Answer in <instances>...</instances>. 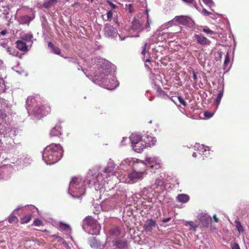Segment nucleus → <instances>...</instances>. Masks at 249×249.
Segmentation results:
<instances>
[{
    "label": "nucleus",
    "instance_id": "nucleus-36",
    "mask_svg": "<svg viewBox=\"0 0 249 249\" xmlns=\"http://www.w3.org/2000/svg\"><path fill=\"white\" fill-rule=\"evenodd\" d=\"M33 224L36 226H39L42 225L43 222L40 219L36 218L34 221Z\"/></svg>",
    "mask_w": 249,
    "mask_h": 249
},
{
    "label": "nucleus",
    "instance_id": "nucleus-7",
    "mask_svg": "<svg viewBox=\"0 0 249 249\" xmlns=\"http://www.w3.org/2000/svg\"><path fill=\"white\" fill-rule=\"evenodd\" d=\"M191 20V18L188 16H176L173 21H175L180 24L187 25L190 23Z\"/></svg>",
    "mask_w": 249,
    "mask_h": 249
},
{
    "label": "nucleus",
    "instance_id": "nucleus-17",
    "mask_svg": "<svg viewBox=\"0 0 249 249\" xmlns=\"http://www.w3.org/2000/svg\"><path fill=\"white\" fill-rule=\"evenodd\" d=\"M145 161L150 165L149 166L151 168L155 167L156 169H158L160 167V164L155 163L154 160L152 158H146Z\"/></svg>",
    "mask_w": 249,
    "mask_h": 249
},
{
    "label": "nucleus",
    "instance_id": "nucleus-1",
    "mask_svg": "<svg viewBox=\"0 0 249 249\" xmlns=\"http://www.w3.org/2000/svg\"><path fill=\"white\" fill-rule=\"evenodd\" d=\"M62 156V148L59 144H52L46 147L42 155L47 164H53L58 161Z\"/></svg>",
    "mask_w": 249,
    "mask_h": 249
},
{
    "label": "nucleus",
    "instance_id": "nucleus-39",
    "mask_svg": "<svg viewBox=\"0 0 249 249\" xmlns=\"http://www.w3.org/2000/svg\"><path fill=\"white\" fill-rule=\"evenodd\" d=\"M183 1L188 3H192L195 7H196L197 3L195 1V0H182Z\"/></svg>",
    "mask_w": 249,
    "mask_h": 249
},
{
    "label": "nucleus",
    "instance_id": "nucleus-45",
    "mask_svg": "<svg viewBox=\"0 0 249 249\" xmlns=\"http://www.w3.org/2000/svg\"><path fill=\"white\" fill-rule=\"evenodd\" d=\"M94 111L97 114H102L103 113V110H101L100 107H96Z\"/></svg>",
    "mask_w": 249,
    "mask_h": 249
},
{
    "label": "nucleus",
    "instance_id": "nucleus-42",
    "mask_svg": "<svg viewBox=\"0 0 249 249\" xmlns=\"http://www.w3.org/2000/svg\"><path fill=\"white\" fill-rule=\"evenodd\" d=\"M200 152L201 150H197L196 152H194L192 156L194 158H196L198 156H202V153Z\"/></svg>",
    "mask_w": 249,
    "mask_h": 249
},
{
    "label": "nucleus",
    "instance_id": "nucleus-37",
    "mask_svg": "<svg viewBox=\"0 0 249 249\" xmlns=\"http://www.w3.org/2000/svg\"><path fill=\"white\" fill-rule=\"evenodd\" d=\"M106 2L113 9H115L117 8V5L113 3L111 1L109 0H107Z\"/></svg>",
    "mask_w": 249,
    "mask_h": 249
},
{
    "label": "nucleus",
    "instance_id": "nucleus-53",
    "mask_svg": "<svg viewBox=\"0 0 249 249\" xmlns=\"http://www.w3.org/2000/svg\"><path fill=\"white\" fill-rule=\"evenodd\" d=\"M171 217H168V218H164L162 220V222L163 223H166L167 222H169L170 220H171Z\"/></svg>",
    "mask_w": 249,
    "mask_h": 249
},
{
    "label": "nucleus",
    "instance_id": "nucleus-5",
    "mask_svg": "<svg viewBox=\"0 0 249 249\" xmlns=\"http://www.w3.org/2000/svg\"><path fill=\"white\" fill-rule=\"evenodd\" d=\"M34 112L41 116H46L51 111V107L47 105L36 106L33 109Z\"/></svg>",
    "mask_w": 249,
    "mask_h": 249
},
{
    "label": "nucleus",
    "instance_id": "nucleus-12",
    "mask_svg": "<svg viewBox=\"0 0 249 249\" xmlns=\"http://www.w3.org/2000/svg\"><path fill=\"white\" fill-rule=\"evenodd\" d=\"M33 38V36L31 33H27L21 36L19 39L21 40L24 42L28 44L29 42L33 43L32 38Z\"/></svg>",
    "mask_w": 249,
    "mask_h": 249
},
{
    "label": "nucleus",
    "instance_id": "nucleus-57",
    "mask_svg": "<svg viewBox=\"0 0 249 249\" xmlns=\"http://www.w3.org/2000/svg\"><path fill=\"white\" fill-rule=\"evenodd\" d=\"M168 98L170 99L171 100H172L173 102H174L172 97H170V98Z\"/></svg>",
    "mask_w": 249,
    "mask_h": 249
},
{
    "label": "nucleus",
    "instance_id": "nucleus-56",
    "mask_svg": "<svg viewBox=\"0 0 249 249\" xmlns=\"http://www.w3.org/2000/svg\"><path fill=\"white\" fill-rule=\"evenodd\" d=\"M71 59H72V60L74 61V62H76L77 61V57H73Z\"/></svg>",
    "mask_w": 249,
    "mask_h": 249
},
{
    "label": "nucleus",
    "instance_id": "nucleus-38",
    "mask_svg": "<svg viewBox=\"0 0 249 249\" xmlns=\"http://www.w3.org/2000/svg\"><path fill=\"white\" fill-rule=\"evenodd\" d=\"M179 103L182 104L184 107H186L187 106V103L183 100V99L181 96H178V97Z\"/></svg>",
    "mask_w": 249,
    "mask_h": 249
},
{
    "label": "nucleus",
    "instance_id": "nucleus-52",
    "mask_svg": "<svg viewBox=\"0 0 249 249\" xmlns=\"http://www.w3.org/2000/svg\"><path fill=\"white\" fill-rule=\"evenodd\" d=\"M213 220H214V221L216 223H217L219 221V219L218 218L216 217V215L215 214H214L213 215Z\"/></svg>",
    "mask_w": 249,
    "mask_h": 249
},
{
    "label": "nucleus",
    "instance_id": "nucleus-34",
    "mask_svg": "<svg viewBox=\"0 0 249 249\" xmlns=\"http://www.w3.org/2000/svg\"><path fill=\"white\" fill-rule=\"evenodd\" d=\"M188 224L190 226V229L193 230L194 231H196V228L198 227V226L195 225L192 221L188 222Z\"/></svg>",
    "mask_w": 249,
    "mask_h": 249
},
{
    "label": "nucleus",
    "instance_id": "nucleus-13",
    "mask_svg": "<svg viewBox=\"0 0 249 249\" xmlns=\"http://www.w3.org/2000/svg\"><path fill=\"white\" fill-rule=\"evenodd\" d=\"M142 24L141 22L136 18H134L132 22L131 28L134 30L140 31L142 30Z\"/></svg>",
    "mask_w": 249,
    "mask_h": 249
},
{
    "label": "nucleus",
    "instance_id": "nucleus-15",
    "mask_svg": "<svg viewBox=\"0 0 249 249\" xmlns=\"http://www.w3.org/2000/svg\"><path fill=\"white\" fill-rule=\"evenodd\" d=\"M130 140L132 145L136 144V143L142 141L141 137L139 135L136 134H132L130 136Z\"/></svg>",
    "mask_w": 249,
    "mask_h": 249
},
{
    "label": "nucleus",
    "instance_id": "nucleus-40",
    "mask_svg": "<svg viewBox=\"0 0 249 249\" xmlns=\"http://www.w3.org/2000/svg\"><path fill=\"white\" fill-rule=\"evenodd\" d=\"M107 20L110 21L113 16L112 11L111 10L108 11L107 13Z\"/></svg>",
    "mask_w": 249,
    "mask_h": 249
},
{
    "label": "nucleus",
    "instance_id": "nucleus-58",
    "mask_svg": "<svg viewBox=\"0 0 249 249\" xmlns=\"http://www.w3.org/2000/svg\"><path fill=\"white\" fill-rule=\"evenodd\" d=\"M93 183L95 184V183H96V181H93Z\"/></svg>",
    "mask_w": 249,
    "mask_h": 249
},
{
    "label": "nucleus",
    "instance_id": "nucleus-54",
    "mask_svg": "<svg viewBox=\"0 0 249 249\" xmlns=\"http://www.w3.org/2000/svg\"><path fill=\"white\" fill-rule=\"evenodd\" d=\"M202 12L207 15H209L210 14V13L206 9H203Z\"/></svg>",
    "mask_w": 249,
    "mask_h": 249
},
{
    "label": "nucleus",
    "instance_id": "nucleus-11",
    "mask_svg": "<svg viewBox=\"0 0 249 249\" xmlns=\"http://www.w3.org/2000/svg\"><path fill=\"white\" fill-rule=\"evenodd\" d=\"M132 146L135 151L138 153H141L146 147V143H145L144 142L141 141L136 143V144L132 145Z\"/></svg>",
    "mask_w": 249,
    "mask_h": 249
},
{
    "label": "nucleus",
    "instance_id": "nucleus-10",
    "mask_svg": "<svg viewBox=\"0 0 249 249\" xmlns=\"http://www.w3.org/2000/svg\"><path fill=\"white\" fill-rule=\"evenodd\" d=\"M16 47L20 51L25 52L29 50V46L27 44L20 39L16 41Z\"/></svg>",
    "mask_w": 249,
    "mask_h": 249
},
{
    "label": "nucleus",
    "instance_id": "nucleus-28",
    "mask_svg": "<svg viewBox=\"0 0 249 249\" xmlns=\"http://www.w3.org/2000/svg\"><path fill=\"white\" fill-rule=\"evenodd\" d=\"M59 227L61 230L66 231H68L70 230H71L70 227L69 225L64 224L62 223H60Z\"/></svg>",
    "mask_w": 249,
    "mask_h": 249
},
{
    "label": "nucleus",
    "instance_id": "nucleus-3",
    "mask_svg": "<svg viewBox=\"0 0 249 249\" xmlns=\"http://www.w3.org/2000/svg\"><path fill=\"white\" fill-rule=\"evenodd\" d=\"M84 223L93 229L92 234H97L99 232L100 226L97 221L91 216H88L86 217L84 220Z\"/></svg>",
    "mask_w": 249,
    "mask_h": 249
},
{
    "label": "nucleus",
    "instance_id": "nucleus-33",
    "mask_svg": "<svg viewBox=\"0 0 249 249\" xmlns=\"http://www.w3.org/2000/svg\"><path fill=\"white\" fill-rule=\"evenodd\" d=\"M164 184V182L162 180V179H157L155 181V184L154 185L156 186V187L154 188H156L158 186H161L162 185H163Z\"/></svg>",
    "mask_w": 249,
    "mask_h": 249
},
{
    "label": "nucleus",
    "instance_id": "nucleus-49",
    "mask_svg": "<svg viewBox=\"0 0 249 249\" xmlns=\"http://www.w3.org/2000/svg\"><path fill=\"white\" fill-rule=\"evenodd\" d=\"M128 10H129V13H131L133 12V5L132 4H129L128 5Z\"/></svg>",
    "mask_w": 249,
    "mask_h": 249
},
{
    "label": "nucleus",
    "instance_id": "nucleus-2",
    "mask_svg": "<svg viewBox=\"0 0 249 249\" xmlns=\"http://www.w3.org/2000/svg\"><path fill=\"white\" fill-rule=\"evenodd\" d=\"M133 168L134 171L128 175V178L131 180L142 179L143 175L146 174L145 171L147 169L146 164L143 162L137 163L134 165Z\"/></svg>",
    "mask_w": 249,
    "mask_h": 249
},
{
    "label": "nucleus",
    "instance_id": "nucleus-59",
    "mask_svg": "<svg viewBox=\"0 0 249 249\" xmlns=\"http://www.w3.org/2000/svg\"><path fill=\"white\" fill-rule=\"evenodd\" d=\"M144 56H143V61H145V59H144Z\"/></svg>",
    "mask_w": 249,
    "mask_h": 249
},
{
    "label": "nucleus",
    "instance_id": "nucleus-20",
    "mask_svg": "<svg viewBox=\"0 0 249 249\" xmlns=\"http://www.w3.org/2000/svg\"><path fill=\"white\" fill-rule=\"evenodd\" d=\"M156 93L157 96L160 98H164L165 96L167 98H170V96L163 91L160 87H158L157 89Z\"/></svg>",
    "mask_w": 249,
    "mask_h": 249
},
{
    "label": "nucleus",
    "instance_id": "nucleus-8",
    "mask_svg": "<svg viewBox=\"0 0 249 249\" xmlns=\"http://www.w3.org/2000/svg\"><path fill=\"white\" fill-rule=\"evenodd\" d=\"M156 226V222L152 218L147 219L143 225V229L146 232L151 231Z\"/></svg>",
    "mask_w": 249,
    "mask_h": 249
},
{
    "label": "nucleus",
    "instance_id": "nucleus-47",
    "mask_svg": "<svg viewBox=\"0 0 249 249\" xmlns=\"http://www.w3.org/2000/svg\"><path fill=\"white\" fill-rule=\"evenodd\" d=\"M77 180H78L77 178H72V179H71V180L70 182V185L71 186H72L73 185H74L76 183V182L77 181Z\"/></svg>",
    "mask_w": 249,
    "mask_h": 249
},
{
    "label": "nucleus",
    "instance_id": "nucleus-25",
    "mask_svg": "<svg viewBox=\"0 0 249 249\" xmlns=\"http://www.w3.org/2000/svg\"><path fill=\"white\" fill-rule=\"evenodd\" d=\"M235 224V227L236 229L238 231V232L240 233H243L244 231V230L243 229V226L241 225V222L239 220H235L234 222Z\"/></svg>",
    "mask_w": 249,
    "mask_h": 249
},
{
    "label": "nucleus",
    "instance_id": "nucleus-29",
    "mask_svg": "<svg viewBox=\"0 0 249 249\" xmlns=\"http://www.w3.org/2000/svg\"><path fill=\"white\" fill-rule=\"evenodd\" d=\"M223 94V91L222 90H220L217 97L216 98L215 100V102L216 103H217L218 105L219 104L221 99L222 97Z\"/></svg>",
    "mask_w": 249,
    "mask_h": 249
},
{
    "label": "nucleus",
    "instance_id": "nucleus-51",
    "mask_svg": "<svg viewBox=\"0 0 249 249\" xmlns=\"http://www.w3.org/2000/svg\"><path fill=\"white\" fill-rule=\"evenodd\" d=\"M7 33V30L5 29V30H3L1 31L0 32V35H2V36H4V35H5Z\"/></svg>",
    "mask_w": 249,
    "mask_h": 249
},
{
    "label": "nucleus",
    "instance_id": "nucleus-32",
    "mask_svg": "<svg viewBox=\"0 0 249 249\" xmlns=\"http://www.w3.org/2000/svg\"><path fill=\"white\" fill-rule=\"evenodd\" d=\"M7 51L10 54L12 55H16L18 53V52L16 51V50L12 47H8L7 48Z\"/></svg>",
    "mask_w": 249,
    "mask_h": 249
},
{
    "label": "nucleus",
    "instance_id": "nucleus-23",
    "mask_svg": "<svg viewBox=\"0 0 249 249\" xmlns=\"http://www.w3.org/2000/svg\"><path fill=\"white\" fill-rule=\"evenodd\" d=\"M109 232L112 235H114L116 237L118 236L121 232L119 228L117 227H115L111 229Z\"/></svg>",
    "mask_w": 249,
    "mask_h": 249
},
{
    "label": "nucleus",
    "instance_id": "nucleus-55",
    "mask_svg": "<svg viewBox=\"0 0 249 249\" xmlns=\"http://www.w3.org/2000/svg\"><path fill=\"white\" fill-rule=\"evenodd\" d=\"M151 60L149 58H147L145 60V63L150 62Z\"/></svg>",
    "mask_w": 249,
    "mask_h": 249
},
{
    "label": "nucleus",
    "instance_id": "nucleus-46",
    "mask_svg": "<svg viewBox=\"0 0 249 249\" xmlns=\"http://www.w3.org/2000/svg\"><path fill=\"white\" fill-rule=\"evenodd\" d=\"M231 249H240L239 245L236 243H233L231 246Z\"/></svg>",
    "mask_w": 249,
    "mask_h": 249
},
{
    "label": "nucleus",
    "instance_id": "nucleus-22",
    "mask_svg": "<svg viewBox=\"0 0 249 249\" xmlns=\"http://www.w3.org/2000/svg\"><path fill=\"white\" fill-rule=\"evenodd\" d=\"M32 219V215L27 214L20 218V223L22 224H27Z\"/></svg>",
    "mask_w": 249,
    "mask_h": 249
},
{
    "label": "nucleus",
    "instance_id": "nucleus-16",
    "mask_svg": "<svg viewBox=\"0 0 249 249\" xmlns=\"http://www.w3.org/2000/svg\"><path fill=\"white\" fill-rule=\"evenodd\" d=\"M57 2V0H44V2L42 5L43 7L45 8H49L56 4Z\"/></svg>",
    "mask_w": 249,
    "mask_h": 249
},
{
    "label": "nucleus",
    "instance_id": "nucleus-48",
    "mask_svg": "<svg viewBox=\"0 0 249 249\" xmlns=\"http://www.w3.org/2000/svg\"><path fill=\"white\" fill-rule=\"evenodd\" d=\"M202 1L208 5H211L213 3V1L212 0H202Z\"/></svg>",
    "mask_w": 249,
    "mask_h": 249
},
{
    "label": "nucleus",
    "instance_id": "nucleus-4",
    "mask_svg": "<svg viewBox=\"0 0 249 249\" xmlns=\"http://www.w3.org/2000/svg\"><path fill=\"white\" fill-rule=\"evenodd\" d=\"M199 221V226L201 228H207L211 221V217L206 213H200L197 216Z\"/></svg>",
    "mask_w": 249,
    "mask_h": 249
},
{
    "label": "nucleus",
    "instance_id": "nucleus-26",
    "mask_svg": "<svg viewBox=\"0 0 249 249\" xmlns=\"http://www.w3.org/2000/svg\"><path fill=\"white\" fill-rule=\"evenodd\" d=\"M126 245V242L122 240H118L115 241V245L120 249L124 248Z\"/></svg>",
    "mask_w": 249,
    "mask_h": 249
},
{
    "label": "nucleus",
    "instance_id": "nucleus-60",
    "mask_svg": "<svg viewBox=\"0 0 249 249\" xmlns=\"http://www.w3.org/2000/svg\"><path fill=\"white\" fill-rule=\"evenodd\" d=\"M67 1H68L69 0H67Z\"/></svg>",
    "mask_w": 249,
    "mask_h": 249
},
{
    "label": "nucleus",
    "instance_id": "nucleus-35",
    "mask_svg": "<svg viewBox=\"0 0 249 249\" xmlns=\"http://www.w3.org/2000/svg\"><path fill=\"white\" fill-rule=\"evenodd\" d=\"M53 237L55 238H56V239H57L58 240V241L62 242L63 244H64V245L67 246V243L64 240V239L63 238H62L61 237H60L59 236H58V235H53Z\"/></svg>",
    "mask_w": 249,
    "mask_h": 249
},
{
    "label": "nucleus",
    "instance_id": "nucleus-30",
    "mask_svg": "<svg viewBox=\"0 0 249 249\" xmlns=\"http://www.w3.org/2000/svg\"><path fill=\"white\" fill-rule=\"evenodd\" d=\"M198 150H201L200 152L202 153V156L204 155L206 157L210 153L209 150L207 149V147L202 146Z\"/></svg>",
    "mask_w": 249,
    "mask_h": 249
},
{
    "label": "nucleus",
    "instance_id": "nucleus-41",
    "mask_svg": "<svg viewBox=\"0 0 249 249\" xmlns=\"http://www.w3.org/2000/svg\"><path fill=\"white\" fill-rule=\"evenodd\" d=\"M213 113L211 112H209V111L204 112V116L206 118H210L212 117L213 116Z\"/></svg>",
    "mask_w": 249,
    "mask_h": 249
},
{
    "label": "nucleus",
    "instance_id": "nucleus-6",
    "mask_svg": "<svg viewBox=\"0 0 249 249\" xmlns=\"http://www.w3.org/2000/svg\"><path fill=\"white\" fill-rule=\"evenodd\" d=\"M194 38L198 44L202 46L209 45L210 43V41L202 34H195Z\"/></svg>",
    "mask_w": 249,
    "mask_h": 249
},
{
    "label": "nucleus",
    "instance_id": "nucleus-19",
    "mask_svg": "<svg viewBox=\"0 0 249 249\" xmlns=\"http://www.w3.org/2000/svg\"><path fill=\"white\" fill-rule=\"evenodd\" d=\"M115 165L113 162H109L108 163L107 166L105 168L104 170V172L107 173H112L114 171V169L115 168Z\"/></svg>",
    "mask_w": 249,
    "mask_h": 249
},
{
    "label": "nucleus",
    "instance_id": "nucleus-14",
    "mask_svg": "<svg viewBox=\"0 0 249 249\" xmlns=\"http://www.w3.org/2000/svg\"><path fill=\"white\" fill-rule=\"evenodd\" d=\"M61 134V127L60 124L56 125L50 132L51 136H59Z\"/></svg>",
    "mask_w": 249,
    "mask_h": 249
},
{
    "label": "nucleus",
    "instance_id": "nucleus-27",
    "mask_svg": "<svg viewBox=\"0 0 249 249\" xmlns=\"http://www.w3.org/2000/svg\"><path fill=\"white\" fill-rule=\"evenodd\" d=\"M18 217L15 215L11 214L8 218V222L10 223H17L18 222Z\"/></svg>",
    "mask_w": 249,
    "mask_h": 249
},
{
    "label": "nucleus",
    "instance_id": "nucleus-24",
    "mask_svg": "<svg viewBox=\"0 0 249 249\" xmlns=\"http://www.w3.org/2000/svg\"><path fill=\"white\" fill-rule=\"evenodd\" d=\"M148 42L145 41L143 43L142 46V47L141 54L144 56L146 53L149 51V48H147Z\"/></svg>",
    "mask_w": 249,
    "mask_h": 249
},
{
    "label": "nucleus",
    "instance_id": "nucleus-21",
    "mask_svg": "<svg viewBox=\"0 0 249 249\" xmlns=\"http://www.w3.org/2000/svg\"><path fill=\"white\" fill-rule=\"evenodd\" d=\"M48 46L52 49V50L56 54L61 55V50L58 47L55 46L52 42L48 43Z\"/></svg>",
    "mask_w": 249,
    "mask_h": 249
},
{
    "label": "nucleus",
    "instance_id": "nucleus-18",
    "mask_svg": "<svg viewBox=\"0 0 249 249\" xmlns=\"http://www.w3.org/2000/svg\"><path fill=\"white\" fill-rule=\"evenodd\" d=\"M189 198V196L186 194H179L177 197L178 201L181 203H186Z\"/></svg>",
    "mask_w": 249,
    "mask_h": 249
},
{
    "label": "nucleus",
    "instance_id": "nucleus-43",
    "mask_svg": "<svg viewBox=\"0 0 249 249\" xmlns=\"http://www.w3.org/2000/svg\"><path fill=\"white\" fill-rule=\"evenodd\" d=\"M202 31L205 33L209 34H213L214 33L213 31L211 30L209 28H204L203 29Z\"/></svg>",
    "mask_w": 249,
    "mask_h": 249
},
{
    "label": "nucleus",
    "instance_id": "nucleus-31",
    "mask_svg": "<svg viewBox=\"0 0 249 249\" xmlns=\"http://www.w3.org/2000/svg\"><path fill=\"white\" fill-rule=\"evenodd\" d=\"M230 61V58L229 53H227L224 62V69L229 64Z\"/></svg>",
    "mask_w": 249,
    "mask_h": 249
},
{
    "label": "nucleus",
    "instance_id": "nucleus-9",
    "mask_svg": "<svg viewBox=\"0 0 249 249\" xmlns=\"http://www.w3.org/2000/svg\"><path fill=\"white\" fill-rule=\"evenodd\" d=\"M104 35L107 37H111L115 34L114 28L109 24H106L104 29Z\"/></svg>",
    "mask_w": 249,
    "mask_h": 249
},
{
    "label": "nucleus",
    "instance_id": "nucleus-44",
    "mask_svg": "<svg viewBox=\"0 0 249 249\" xmlns=\"http://www.w3.org/2000/svg\"><path fill=\"white\" fill-rule=\"evenodd\" d=\"M192 73H193V77L194 80L195 82L196 83V82L197 81V74L194 70L192 71Z\"/></svg>",
    "mask_w": 249,
    "mask_h": 249
},
{
    "label": "nucleus",
    "instance_id": "nucleus-50",
    "mask_svg": "<svg viewBox=\"0 0 249 249\" xmlns=\"http://www.w3.org/2000/svg\"><path fill=\"white\" fill-rule=\"evenodd\" d=\"M150 23H151V21H150V20H149L148 17H147V23L145 25V28H149Z\"/></svg>",
    "mask_w": 249,
    "mask_h": 249
}]
</instances>
